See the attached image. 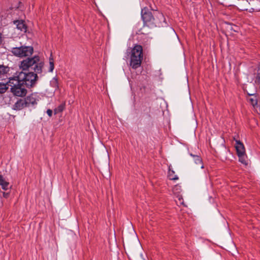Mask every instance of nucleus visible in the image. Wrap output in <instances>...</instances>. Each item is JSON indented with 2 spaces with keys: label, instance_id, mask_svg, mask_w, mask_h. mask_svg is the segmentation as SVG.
<instances>
[{
  "label": "nucleus",
  "instance_id": "22",
  "mask_svg": "<svg viewBox=\"0 0 260 260\" xmlns=\"http://www.w3.org/2000/svg\"><path fill=\"white\" fill-rule=\"evenodd\" d=\"M49 72H52L54 69V59H53L52 54L50 55V56L49 59Z\"/></svg>",
  "mask_w": 260,
  "mask_h": 260
},
{
  "label": "nucleus",
  "instance_id": "11",
  "mask_svg": "<svg viewBox=\"0 0 260 260\" xmlns=\"http://www.w3.org/2000/svg\"><path fill=\"white\" fill-rule=\"evenodd\" d=\"M242 2L243 3L239 4L238 9L241 11H249L251 12V8L248 7L250 3L248 1H242Z\"/></svg>",
  "mask_w": 260,
  "mask_h": 260
},
{
  "label": "nucleus",
  "instance_id": "15",
  "mask_svg": "<svg viewBox=\"0 0 260 260\" xmlns=\"http://www.w3.org/2000/svg\"><path fill=\"white\" fill-rule=\"evenodd\" d=\"M10 71V68L3 64H0V77L7 75Z\"/></svg>",
  "mask_w": 260,
  "mask_h": 260
},
{
  "label": "nucleus",
  "instance_id": "13",
  "mask_svg": "<svg viewBox=\"0 0 260 260\" xmlns=\"http://www.w3.org/2000/svg\"><path fill=\"white\" fill-rule=\"evenodd\" d=\"M0 185L2 188L5 190L9 189V183L5 180L1 174H0Z\"/></svg>",
  "mask_w": 260,
  "mask_h": 260
},
{
  "label": "nucleus",
  "instance_id": "1",
  "mask_svg": "<svg viewBox=\"0 0 260 260\" xmlns=\"http://www.w3.org/2000/svg\"><path fill=\"white\" fill-rule=\"evenodd\" d=\"M43 67V63L40 61V57L38 56H35L31 58L28 57L21 61L20 64V68L22 71L31 70L36 73H41Z\"/></svg>",
  "mask_w": 260,
  "mask_h": 260
},
{
  "label": "nucleus",
  "instance_id": "27",
  "mask_svg": "<svg viewBox=\"0 0 260 260\" xmlns=\"http://www.w3.org/2000/svg\"><path fill=\"white\" fill-rule=\"evenodd\" d=\"M258 71H259V72L257 73V74L256 75V79L258 81H260V69H258Z\"/></svg>",
  "mask_w": 260,
  "mask_h": 260
},
{
  "label": "nucleus",
  "instance_id": "10",
  "mask_svg": "<svg viewBox=\"0 0 260 260\" xmlns=\"http://www.w3.org/2000/svg\"><path fill=\"white\" fill-rule=\"evenodd\" d=\"M234 140L236 141L235 148L237 155L245 153V149L243 144L240 141L236 140L235 138H234Z\"/></svg>",
  "mask_w": 260,
  "mask_h": 260
},
{
  "label": "nucleus",
  "instance_id": "9",
  "mask_svg": "<svg viewBox=\"0 0 260 260\" xmlns=\"http://www.w3.org/2000/svg\"><path fill=\"white\" fill-rule=\"evenodd\" d=\"M27 107L26 101L24 98L18 100L13 105V109L15 110H20Z\"/></svg>",
  "mask_w": 260,
  "mask_h": 260
},
{
  "label": "nucleus",
  "instance_id": "20",
  "mask_svg": "<svg viewBox=\"0 0 260 260\" xmlns=\"http://www.w3.org/2000/svg\"><path fill=\"white\" fill-rule=\"evenodd\" d=\"M168 177L170 180H177L178 179V176L175 175V172L170 168L169 170Z\"/></svg>",
  "mask_w": 260,
  "mask_h": 260
},
{
  "label": "nucleus",
  "instance_id": "5",
  "mask_svg": "<svg viewBox=\"0 0 260 260\" xmlns=\"http://www.w3.org/2000/svg\"><path fill=\"white\" fill-rule=\"evenodd\" d=\"M11 52L17 57H25L32 54L34 48L31 46H21L18 47L12 48Z\"/></svg>",
  "mask_w": 260,
  "mask_h": 260
},
{
  "label": "nucleus",
  "instance_id": "17",
  "mask_svg": "<svg viewBox=\"0 0 260 260\" xmlns=\"http://www.w3.org/2000/svg\"><path fill=\"white\" fill-rule=\"evenodd\" d=\"M143 8H147L148 11L151 10L157 11V7L154 3V1H149L148 6L144 7Z\"/></svg>",
  "mask_w": 260,
  "mask_h": 260
},
{
  "label": "nucleus",
  "instance_id": "6",
  "mask_svg": "<svg viewBox=\"0 0 260 260\" xmlns=\"http://www.w3.org/2000/svg\"><path fill=\"white\" fill-rule=\"evenodd\" d=\"M141 15L144 24L149 27H152L154 16L152 14L151 12L148 11L147 8H143L141 10Z\"/></svg>",
  "mask_w": 260,
  "mask_h": 260
},
{
  "label": "nucleus",
  "instance_id": "19",
  "mask_svg": "<svg viewBox=\"0 0 260 260\" xmlns=\"http://www.w3.org/2000/svg\"><path fill=\"white\" fill-rule=\"evenodd\" d=\"M254 2L252 4V6L253 7L251 8V12L256 11L259 12L260 11V1H252Z\"/></svg>",
  "mask_w": 260,
  "mask_h": 260
},
{
  "label": "nucleus",
  "instance_id": "25",
  "mask_svg": "<svg viewBox=\"0 0 260 260\" xmlns=\"http://www.w3.org/2000/svg\"><path fill=\"white\" fill-rule=\"evenodd\" d=\"M47 114L49 117H51L52 116V111L51 109H48L47 110Z\"/></svg>",
  "mask_w": 260,
  "mask_h": 260
},
{
  "label": "nucleus",
  "instance_id": "4",
  "mask_svg": "<svg viewBox=\"0 0 260 260\" xmlns=\"http://www.w3.org/2000/svg\"><path fill=\"white\" fill-rule=\"evenodd\" d=\"M143 59L142 46L136 45L132 50L130 66L133 69H137L141 65Z\"/></svg>",
  "mask_w": 260,
  "mask_h": 260
},
{
  "label": "nucleus",
  "instance_id": "18",
  "mask_svg": "<svg viewBox=\"0 0 260 260\" xmlns=\"http://www.w3.org/2000/svg\"><path fill=\"white\" fill-rule=\"evenodd\" d=\"M239 160L240 162L242 163L245 165H247V158L245 153H243V154H238Z\"/></svg>",
  "mask_w": 260,
  "mask_h": 260
},
{
  "label": "nucleus",
  "instance_id": "7",
  "mask_svg": "<svg viewBox=\"0 0 260 260\" xmlns=\"http://www.w3.org/2000/svg\"><path fill=\"white\" fill-rule=\"evenodd\" d=\"M167 22L162 13L157 12L154 14V18L152 23V27H164L166 26Z\"/></svg>",
  "mask_w": 260,
  "mask_h": 260
},
{
  "label": "nucleus",
  "instance_id": "14",
  "mask_svg": "<svg viewBox=\"0 0 260 260\" xmlns=\"http://www.w3.org/2000/svg\"><path fill=\"white\" fill-rule=\"evenodd\" d=\"M190 155L193 157V160L197 165L200 166L202 169L204 168L202 159L200 156L197 155H193L192 154H190Z\"/></svg>",
  "mask_w": 260,
  "mask_h": 260
},
{
  "label": "nucleus",
  "instance_id": "28",
  "mask_svg": "<svg viewBox=\"0 0 260 260\" xmlns=\"http://www.w3.org/2000/svg\"><path fill=\"white\" fill-rule=\"evenodd\" d=\"M3 42V38L2 37V34L0 32V45L2 44Z\"/></svg>",
  "mask_w": 260,
  "mask_h": 260
},
{
  "label": "nucleus",
  "instance_id": "2",
  "mask_svg": "<svg viewBox=\"0 0 260 260\" xmlns=\"http://www.w3.org/2000/svg\"><path fill=\"white\" fill-rule=\"evenodd\" d=\"M8 84L10 87V92L14 96L22 98L26 95L27 87L15 76L9 78Z\"/></svg>",
  "mask_w": 260,
  "mask_h": 260
},
{
  "label": "nucleus",
  "instance_id": "23",
  "mask_svg": "<svg viewBox=\"0 0 260 260\" xmlns=\"http://www.w3.org/2000/svg\"><path fill=\"white\" fill-rule=\"evenodd\" d=\"M50 85L52 87L54 88L55 89H58L59 86L57 79L56 78H53L50 81Z\"/></svg>",
  "mask_w": 260,
  "mask_h": 260
},
{
  "label": "nucleus",
  "instance_id": "8",
  "mask_svg": "<svg viewBox=\"0 0 260 260\" xmlns=\"http://www.w3.org/2000/svg\"><path fill=\"white\" fill-rule=\"evenodd\" d=\"M24 99L26 101L27 107H29L37 104V102L39 101V96L37 93H32Z\"/></svg>",
  "mask_w": 260,
  "mask_h": 260
},
{
  "label": "nucleus",
  "instance_id": "29",
  "mask_svg": "<svg viewBox=\"0 0 260 260\" xmlns=\"http://www.w3.org/2000/svg\"><path fill=\"white\" fill-rule=\"evenodd\" d=\"M180 186L178 185H176L175 187L173 188V190L174 191L175 189H178V188H180Z\"/></svg>",
  "mask_w": 260,
  "mask_h": 260
},
{
  "label": "nucleus",
  "instance_id": "3",
  "mask_svg": "<svg viewBox=\"0 0 260 260\" xmlns=\"http://www.w3.org/2000/svg\"><path fill=\"white\" fill-rule=\"evenodd\" d=\"M15 77L28 88L35 86L38 78L37 73L32 72H27L24 71L16 74Z\"/></svg>",
  "mask_w": 260,
  "mask_h": 260
},
{
  "label": "nucleus",
  "instance_id": "16",
  "mask_svg": "<svg viewBox=\"0 0 260 260\" xmlns=\"http://www.w3.org/2000/svg\"><path fill=\"white\" fill-rule=\"evenodd\" d=\"M66 108V102H63L54 110V114L62 112Z\"/></svg>",
  "mask_w": 260,
  "mask_h": 260
},
{
  "label": "nucleus",
  "instance_id": "24",
  "mask_svg": "<svg viewBox=\"0 0 260 260\" xmlns=\"http://www.w3.org/2000/svg\"><path fill=\"white\" fill-rule=\"evenodd\" d=\"M250 95L253 96V98H250L249 99V102L251 104V105L253 106L257 105V101L256 99V96L255 94H249Z\"/></svg>",
  "mask_w": 260,
  "mask_h": 260
},
{
  "label": "nucleus",
  "instance_id": "12",
  "mask_svg": "<svg viewBox=\"0 0 260 260\" xmlns=\"http://www.w3.org/2000/svg\"><path fill=\"white\" fill-rule=\"evenodd\" d=\"M14 23L16 25L17 28L21 31H26L27 27L23 20H16L14 21Z\"/></svg>",
  "mask_w": 260,
  "mask_h": 260
},
{
  "label": "nucleus",
  "instance_id": "26",
  "mask_svg": "<svg viewBox=\"0 0 260 260\" xmlns=\"http://www.w3.org/2000/svg\"><path fill=\"white\" fill-rule=\"evenodd\" d=\"M3 195L5 198H8L9 197L10 193L9 192H3Z\"/></svg>",
  "mask_w": 260,
  "mask_h": 260
},
{
  "label": "nucleus",
  "instance_id": "21",
  "mask_svg": "<svg viewBox=\"0 0 260 260\" xmlns=\"http://www.w3.org/2000/svg\"><path fill=\"white\" fill-rule=\"evenodd\" d=\"M9 87L10 86H8V82L6 84L0 82V93H4Z\"/></svg>",
  "mask_w": 260,
  "mask_h": 260
}]
</instances>
